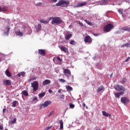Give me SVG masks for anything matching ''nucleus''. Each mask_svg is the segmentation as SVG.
Returning <instances> with one entry per match:
<instances>
[{
  "instance_id": "obj_1",
  "label": "nucleus",
  "mask_w": 130,
  "mask_h": 130,
  "mask_svg": "<svg viewBox=\"0 0 130 130\" xmlns=\"http://www.w3.org/2000/svg\"><path fill=\"white\" fill-rule=\"evenodd\" d=\"M114 89H115L116 91H121L120 92H117L116 93L114 94L115 97L116 98H119L121 95H123V94H124V92H125V88L119 84L115 85L114 86Z\"/></svg>"
},
{
  "instance_id": "obj_2",
  "label": "nucleus",
  "mask_w": 130,
  "mask_h": 130,
  "mask_svg": "<svg viewBox=\"0 0 130 130\" xmlns=\"http://www.w3.org/2000/svg\"><path fill=\"white\" fill-rule=\"evenodd\" d=\"M69 5H70V2H69V1H66V0L59 1L58 2L57 4H56V7H68Z\"/></svg>"
},
{
  "instance_id": "obj_3",
  "label": "nucleus",
  "mask_w": 130,
  "mask_h": 130,
  "mask_svg": "<svg viewBox=\"0 0 130 130\" xmlns=\"http://www.w3.org/2000/svg\"><path fill=\"white\" fill-rule=\"evenodd\" d=\"M50 19L52 20L51 22V24H52V25H55V24L58 25L59 24H61L62 23V20H61V18L60 17H50Z\"/></svg>"
},
{
  "instance_id": "obj_4",
  "label": "nucleus",
  "mask_w": 130,
  "mask_h": 130,
  "mask_svg": "<svg viewBox=\"0 0 130 130\" xmlns=\"http://www.w3.org/2000/svg\"><path fill=\"white\" fill-rule=\"evenodd\" d=\"M114 28V25L111 23H109L104 27V31L105 32H110L111 29Z\"/></svg>"
},
{
  "instance_id": "obj_5",
  "label": "nucleus",
  "mask_w": 130,
  "mask_h": 130,
  "mask_svg": "<svg viewBox=\"0 0 130 130\" xmlns=\"http://www.w3.org/2000/svg\"><path fill=\"white\" fill-rule=\"evenodd\" d=\"M31 85L32 88H33L34 92H35V91H37V90H38V87L39 86L38 81H35L31 84Z\"/></svg>"
},
{
  "instance_id": "obj_6",
  "label": "nucleus",
  "mask_w": 130,
  "mask_h": 130,
  "mask_svg": "<svg viewBox=\"0 0 130 130\" xmlns=\"http://www.w3.org/2000/svg\"><path fill=\"white\" fill-rule=\"evenodd\" d=\"M121 102L124 105H126L129 103V100L126 97H122L121 98Z\"/></svg>"
},
{
  "instance_id": "obj_7",
  "label": "nucleus",
  "mask_w": 130,
  "mask_h": 130,
  "mask_svg": "<svg viewBox=\"0 0 130 130\" xmlns=\"http://www.w3.org/2000/svg\"><path fill=\"white\" fill-rule=\"evenodd\" d=\"M63 74L68 78H70V77L72 76V74L71 73V71L69 69H64Z\"/></svg>"
},
{
  "instance_id": "obj_8",
  "label": "nucleus",
  "mask_w": 130,
  "mask_h": 130,
  "mask_svg": "<svg viewBox=\"0 0 130 130\" xmlns=\"http://www.w3.org/2000/svg\"><path fill=\"white\" fill-rule=\"evenodd\" d=\"M50 104H51V101H46L44 102V104H42L41 106V108H46V107H47L48 105H50Z\"/></svg>"
},
{
  "instance_id": "obj_9",
  "label": "nucleus",
  "mask_w": 130,
  "mask_h": 130,
  "mask_svg": "<svg viewBox=\"0 0 130 130\" xmlns=\"http://www.w3.org/2000/svg\"><path fill=\"white\" fill-rule=\"evenodd\" d=\"M84 42L85 43H91L92 42V38L89 36H86L84 38Z\"/></svg>"
},
{
  "instance_id": "obj_10",
  "label": "nucleus",
  "mask_w": 130,
  "mask_h": 130,
  "mask_svg": "<svg viewBox=\"0 0 130 130\" xmlns=\"http://www.w3.org/2000/svg\"><path fill=\"white\" fill-rule=\"evenodd\" d=\"M3 83L5 86H10L12 84V81L10 80H4Z\"/></svg>"
},
{
  "instance_id": "obj_11",
  "label": "nucleus",
  "mask_w": 130,
  "mask_h": 130,
  "mask_svg": "<svg viewBox=\"0 0 130 130\" xmlns=\"http://www.w3.org/2000/svg\"><path fill=\"white\" fill-rule=\"evenodd\" d=\"M86 5H87V2L79 3L76 6H74V8H80L81 7H84V6H86Z\"/></svg>"
},
{
  "instance_id": "obj_12",
  "label": "nucleus",
  "mask_w": 130,
  "mask_h": 130,
  "mask_svg": "<svg viewBox=\"0 0 130 130\" xmlns=\"http://www.w3.org/2000/svg\"><path fill=\"white\" fill-rule=\"evenodd\" d=\"M39 54H40V55H42V56H45L46 53L45 52V49H39Z\"/></svg>"
},
{
  "instance_id": "obj_13",
  "label": "nucleus",
  "mask_w": 130,
  "mask_h": 130,
  "mask_svg": "<svg viewBox=\"0 0 130 130\" xmlns=\"http://www.w3.org/2000/svg\"><path fill=\"white\" fill-rule=\"evenodd\" d=\"M61 51H63V52H66L67 53H69V49L64 46L59 47Z\"/></svg>"
},
{
  "instance_id": "obj_14",
  "label": "nucleus",
  "mask_w": 130,
  "mask_h": 130,
  "mask_svg": "<svg viewBox=\"0 0 130 130\" xmlns=\"http://www.w3.org/2000/svg\"><path fill=\"white\" fill-rule=\"evenodd\" d=\"M72 36L73 35H72V34H70L69 32H67L66 34V36L65 37L66 40H70V39H71V37H72Z\"/></svg>"
},
{
  "instance_id": "obj_15",
  "label": "nucleus",
  "mask_w": 130,
  "mask_h": 130,
  "mask_svg": "<svg viewBox=\"0 0 130 130\" xmlns=\"http://www.w3.org/2000/svg\"><path fill=\"white\" fill-rule=\"evenodd\" d=\"M51 83V81L48 79H46L43 82V85L44 86H46V85H49V84H50Z\"/></svg>"
},
{
  "instance_id": "obj_16",
  "label": "nucleus",
  "mask_w": 130,
  "mask_h": 130,
  "mask_svg": "<svg viewBox=\"0 0 130 130\" xmlns=\"http://www.w3.org/2000/svg\"><path fill=\"white\" fill-rule=\"evenodd\" d=\"M102 112L104 116H106L107 117H111V115L110 114L107 113V112H106V111H102Z\"/></svg>"
},
{
  "instance_id": "obj_17",
  "label": "nucleus",
  "mask_w": 130,
  "mask_h": 130,
  "mask_svg": "<svg viewBox=\"0 0 130 130\" xmlns=\"http://www.w3.org/2000/svg\"><path fill=\"white\" fill-rule=\"evenodd\" d=\"M104 86L103 85H101L100 87H98L96 89L97 93H99V92H101V91H104Z\"/></svg>"
},
{
  "instance_id": "obj_18",
  "label": "nucleus",
  "mask_w": 130,
  "mask_h": 130,
  "mask_svg": "<svg viewBox=\"0 0 130 130\" xmlns=\"http://www.w3.org/2000/svg\"><path fill=\"white\" fill-rule=\"evenodd\" d=\"M109 0H102L100 2V4L101 6H103L104 5H107V3Z\"/></svg>"
},
{
  "instance_id": "obj_19",
  "label": "nucleus",
  "mask_w": 130,
  "mask_h": 130,
  "mask_svg": "<svg viewBox=\"0 0 130 130\" xmlns=\"http://www.w3.org/2000/svg\"><path fill=\"white\" fill-rule=\"evenodd\" d=\"M40 22L43 24H48L49 23V20H45L44 19H40Z\"/></svg>"
},
{
  "instance_id": "obj_20",
  "label": "nucleus",
  "mask_w": 130,
  "mask_h": 130,
  "mask_svg": "<svg viewBox=\"0 0 130 130\" xmlns=\"http://www.w3.org/2000/svg\"><path fill=\"white\" fill-rule=\"evenodd\" d=\"M5 75H6V76L9 77H12V74H11V72H10L8 70H7L5 71Z\"/></svg>"
},
{
  "instance_id": "obj_21",
  "label": "nucleus",
  "mask_w": 130,
  "mask_h": 130,
  "mask_svg": "<svg viewBox=\"0 0 130 130\" xmlns=\"http://www.w3.org/2000/svg\"><path fill=\"white\" fill-rule=\"evenodd\" d=\"M15 33L17 36H20V37L23 36V32H21L20 29H19L18 31H16Z\"/></svg>"
},
{
  "instance_id": "obj_22",
  "label": "nucleus",
  "mask_w": 130,
  "mask_h": 130,
  "mask_svg": "<svg viewBox=\"0 0 130 130\" xmlns=\"http://www.w3.org/2000/svg\"><path fill=\"white\" fill-rule=\"evenodd\" d=\"M59 123H60V129H62L63 128V121L62 120H60L59 121Z\"/></svg>"
},
{
  "instance_id": "obj_23",
  "label": "nucleus",
  "mask_w": 130,
  "mask_h": 130,
  "mask_svg": "<svg viewBox=\"0 0 130 130\" xmlns=\"http://www.w3.org/2000/svg\"><path fill=\"white\" fill-rule=\"evenodd\" d=\"M25 75H26V73L22 72H20V73H18L17 74V76H18V77H24L25 76Z\"/></svg>"
},
{
  "instance_id": "obj_24",
  "label": "nucleus",
  "mask_w": 130,
  "mask_h": 130,
  "mask_svg": "<svg viewBox=\"0 0 130 130\" xmlns=\"http://www.w3.org/2000/svg\"><path fill=\"white\" fill-rule=\"evenodd\" d=\"M66 89L68 92L70 91H73V87H71L70 85L66 86Z\"/></svg>"
},
{
  "instance_id": "obj_25",
  "label": "nucleus",
  "mask_w": 130,
  "mask_h": 130,
  "mask_svg": "<svg viewBox=\"0 0 130 130\" xmlns=\"http://www.w3.org/2000/svg\"><path fill=\"white\" fill-rule=\"evenodd\" d=\"M84 22H85L86 24H88V25H89V26H93V25H94L92 23V22L87 20V19H85L84 20Z\"/></svg>"
},
{
  "instance_id": "obj_26",
  "label": "nucleus",
  "mask_w": 130,
  "mask_h": 130,
  "mask_svg": "<svg viewBox=\"0 0 130 130\" xmlns=\"http://www.w3.org/2000/svg\"><path fill=\"white\" fill-rule=\"evenodd\" d=\"M44 96H45V92H44L39 94V97H40V98H42L43 97H44Z\"/></svg>"
},
{
  "instance_id": "obj_27",
  "label": "nucleus",
  "mask_w": 130,
  "mask_h": 130,
  "mask_svg": "<svg viewBox=\"0 0 130 130\" xmlns=\"http://www.w3.org/2000/svg\"><path fill=\"white\" fill-rule=\"evenodd\" d=\"M37 31H40L41 30V24H39L36 26Z\"/></svg>"
},
{
  "instance_id": "obj_28",
  "label": "nucleus",
  "mask_w": 130,
  "mask_h": 130,
  "mask_svg": "<svg viewBox=\"0 0 130 130\" xmlns=\"http://www.w3.org/2000/svg\"><path fill=\"white\" fill-rule=\"evenodd\" d=\"M17 102H18V101H13L12 103V107H16V105Z\"/></svg>"
},
{
  "instance_id": "obj_29",
  "label": "nucleus",
  "mask_w": 130,
  "mask_h": 130,
  "mask_svg": "<svg viewBox=\"0 0 130 130\" xmlns=\"http://www.w3.org/2000/svg\"><path fill=\"white\" fill-rule=\"evenodd\" d=\"M118 12L121 15H123V9H118Z\"/></svg>"
},
{
  "instance_id": "obj_30",
  "label": "nucleus",
  "mask_w": 130,
  "mask_h": 130,
  "mask_svg": "<svg viewBox=\"0 0 130 130\" xmlns=\"http://www.w3.org/2000/svg\"><path fill=\"white\" fill-rule=\"evenodd\" d=\"M22 93L24 96H28L29 95V93H28V92L26 90L23 91Z\"/></svg>"
},
{
  "instance_id": "obj_31",
  "label": "nucleus",
  "mask_w": 130,
  "mask_h": 130,
  "mask_svg": "<svg viewBox=\"0 0 130 130\" xmlns=\"http://www.w3.org/2000/svg\"><path fill=\"white\" fill-rule=\"evenodd\" d=\"M16 121H17V119L15 118L13 120L10 121V123L11 124H14V123H16Z\"/></svg>"
},
{
  "instance_id": "obj_32",
  "label": "nucleus",
  "mask_w": 130,
  "mask_h": 130,
  "mask_svg": "<svg viewBox=\"0 0 130 130\" xmlns=\"http://www.w3.org/2000/svg\"><path fill=\"white\" fill-rule=\"evenodd\" d=\"M70 44H71V45H76V43L74 40H71Z\"/></svg>"
},
{
  "instance_id": "obj_33",
  "label": "nucleus",
  "mask_w": 130,
  "mask_h": 130,
  "mask_svg": "<svg viewBox=\"0 0 130 130\" xmlns=\"http://www.w3.org/2000/svg\"><path fill=\"white\" fill-rule=\"evenodd\" d=\"M54 114V111H51L50 113V114L48 115V117H50L51 115H53Z\"/></svg>"
},
{
  "instance_id": "obj_34",
  "label": "nucleus",
  "mask_w": 130,
  "mask_h": 130,
  "mask_svg": "<svg viewBox=\"0 0 130 130\" xmlns=\"http://www.w3.org/2000/svg\"><path fill=\"white\" fill-rule=\"evenodd\" d=\"M42 5H43V3H38L36 4V6L37 7H42Z\"/></svg>"
},
{
  "instance_id": "obj_35",
  "label": "nucleus",
  "mask_w": 130,
  "mask_h": 130,
  "mask_svg": "<svg viewBox=\"0 0 130 130\" xmlns=\"http://www.w3.org/2000/svg\"><path fill=\"white\" fill-rule=\"evenodd\" d=\"M2 10L3 11V12H6V11H8V8L7 7H5L2 9Z\"/></svg>"
},
{
  "instance_id": "obj_36",
  "label": "nucleus",
  "mask_w": 130,
  "mask_h": 130,
  "mask_svg": "<svg viewBox=\"0 0 130 130\" xmlns=\"http://www.w3.org/2000/svg\"><path fill=\"white\" fill-rule=\"evenodd\" d=\"M59 81L61 83H66V80H64L63 79H60L59 80Z\"/></svg>"
},
{
  "instance_id": "obj_37",
  "label": "nucleus",
  "mask_w": 130,
  "mask_h": 130,
  "mask_svg": "<svg viewBox=\"0 0 130 130\" xmlns=\"http://www.w3.org/2000/svg\"><path fill=\"white\" fill-rule=\"evenodd\" d=\"M70 108H75V105L73 104H70Z\"/></svg>"
},
{
  "instance_id": "obj_38",
  "label": "nucleus",
  "mask_w": 130,
  "mask_h": 130,
  "mask_svg": "<svg viewBox=\"0 0 130 130\" xmlns=\"http://www.w3.org/2000/svg\"><path fill=\"white\" fill-rule=\"evenodd\" d=\"M37 100V97L35 96L32 99L31 102H34Z\"/></svg>"
},
{
  "instance_id": "obj_39",
  "label": "nucleus",
  "mask_w": 130,
  "mask_h": 130,
  "mask_svg": "<svg viewBox=\"0 0 130 130\" xmlns=\"http://www.w3.org/2000/svg\"><path fill=\"white\" fill-rule=\"evenodd\" d=\"M7 33H9V32H10V30L11 29V27H10V26H8L7 27Z\"/></svg>"
},
{
  "instance_id": "obj_40",
  "label": "nucleus",
  "mask_w": 130,
  "mask_h": 130,
  "mask_svg": "<svg viewBox=\"0 0 130 130\" xmlns=\"http://www.w3.org/2000/svg\"><path fill=\"white\" fill-rule=\"evenodd\" d=\"M60 99H64V95H63V94L60 95Z\"/></svg>"
},
{
  "instance_id": "obj_41",
  "label": "nucleus",
  "mask_w": 130,
  "mask_h": 130,
  "mask_svg": "<svg viewBox=\"0 0 130 130\" xmlns=\"http://www.w3.org/2000/svg\"><path fill=\"white\" fill-rule=\"evenodd\" d=\"M79 25H80V26H81L82 27H84V24H83V23L81 22H78Z\"/></svg>"
},
{
  "instance_id": "obj_42",
  "label": "nucleus",
  "mask_w": 130,
  "mask_h": 130,
  "mask_svg": "<svg viewBox=\"0 0 130 130\" xmlns=\"http://www.w3.org/2000/svg\"><path fill=\"white\" fill-rule=\"evenodd\" d=\"M57 60H58L59 61H62V59H61V58H60L59 57V56H58V57H57Z\"/></svg>"
},
{
  "instance_id": "obj_43",
  "label": "nucleus",
  "mask_w": 130,
  "mask_h": 130,
  "mask_svg": "<svg viewBox=\"0 0 130 130\" xmlns=\"http://www.w3.org/2000/svg\"><path fill=\"white\" fill-rule=\"evenodd\" d=\"M126 26H124L122 27L121 30H123L124 31H126Z\"/></svg>"
},
{
  "instance_id": "obj_44",
  "label": "nucleus",
  "mask_w": 130,
  "mask_h": 130,
  "mask_svg": "<svg viewBox=\"0 0 130 130\" xmlns=\"http://www.w3.org/2000/svg\"><path fill=\"white\" fill-rule=\"evenodd\" d=\"M126 31H128V32L130 31V26H126Z\"/></svg>"
},
{
  "instance_id": "obj_45",
  "label": "nucleus",
  "mask_w": 130,
  "mask_h": 130,
  "mask_svg": "<svg viewBox=\"0 0 130 130\" xmlns=\"http://www.w3.org/2000/svg\"><path fill=\"white\" fill-rule=\"evenodd\" d=\"M4 129V126L3 125H0V130Z\"/></svg>"
},
{
  "instance_id": "obj_46",
  "label": "nucleus",
  "mask_w": 130,
  "mask_h": 130,
  "mask_svg": "<svg viewBox=\"0 0 130 130\" xmlns=\"http://www.w3.org/2000/svg\"><path fill=\"white\" fill-rule=\"evenodd\" d=\"M130 59V57H128L125 60V62H127V61H128V60H129Z\"/></svg>"
},
{
  "instance_id": "obj_47",
  "label": "nucleus",
  "mask_w": 130,
  "mask_h": 130,
  "mask_svg": "<svg viewBox=\"0 0 130 130\" xmlns=\"http://www.w3.org/2000/svg\"><path fill=\"white\" fill-rule=\"evenodd\" d=\"M22 28H23V29H24V31H25V29H26V26H25V25H22Z\"/></svg>"
},
{
  "instance_id": "obj_48",
  "label": "nucleus",
  "mask_w": 130,
  "mask_h": 130,
  "mask_svg": "<svg viewBox=\"0 0 130 130\" xmlns=\"http://www.w3.org/2000/svg\"><path fill=\"white\" fill-rule=\"evenodd\" d=\"M93 35H94V36H96V37L99 36V34H93Z\"/></svg>"
},
{
  "instance_id": "obj_49",
  "label": "nucleus",
  "mask_w": 130,
  "mask_h": 130,
  "mask_svg": "<svg viewBox=\"0 0 130 130\" xmlns=\"http://www.w3.org/2000/svg\"><path fill=\"white\" fill-rule=\"evenodd\" d=\"M82 106H83V107H86V104H85V103H83V104H82Z\"/></svg>"
},
{
  "instance_id": "obj_50",
  "label": "nucleus",
  "mask_w": 130,
  "mask_h": 130,
  "mask_svg": "<svg viewBox=\"0 0 130 130\" xmlns=\"http://www.w3.org/2000/svg\"><path fill=\"white\" fill-rule=\"evenodd\" d=\"M48 92H49V93H52V90L51 89H49Z\"/></svg>"
},
{
  "instance_id": "obj_51",
  "label": "nucleus",
  "mask_w": 130,
  "mask_h": 130,
  "mask_svg": "<svg viewBox=\"0 0 130 130\" xmlns=\"http://www.w3.org/2000/svg\"><path fill=\"white\" fill-rule=\"evenodd\" d=\"M6 110H7V109H3V113H5V112H6Z\"/></svg>"
},
{
  "instance_id": "obj_52",
  "label": "nucleus",
  "mask_w": 130,
  "mask_h": 130,
  "mask_svg": "<svg viewBox=\"0 0 130 130\" xmlns=\"http://www.w3.org/2000/svg\"><path fill=\"white\" fill-rule=\"evenodd\" d=\"M113 75V73H111V74L110 75V78H111V77H112V76Z\"/></svg>"
},
{
  "instance_id": "obj_53",
  "label": "nucleus",
  "mask_w": 130,
  "mask_h": 130,
  "mask_svg": "<svg viewBox=\"0 0 130 130\" xmlns=\"http://www.w3.org/2000/svg\"><path fill=\"white\" fill-rule=\"evenodd\" d=\"M47 129H50L51 128V126L47 127Z\"/></svg>"
},
{
  "instance_id": "obj_54",
  "label": "nucleus",
  "mask_w": 130,
  "mask_h": 130,
  "mask_svg": "<svg viewBox=\"0 0 130 130\" xmlns=\"http://www.w3.org/2000/svg\"><path fill=\"white\" fill-rule=\"evenodd\" d=\"M2 7L0 6V12H2Z\"/></svg>"
},
{
  "instance_id": "obj_55",
  "label": "nucleus",
  "mask_w": 130,
  "mask_h": 130,
  "mask_svg": "<svg viewBox=\"0 0 130 130\" xmlns=\"http://www.w3.org/2000/svg\"><path fill=\"white\" fill-rule=\"evenodd\" d=\"M58 93H60L61 91H60V90H58Z\"/></svg>"
},
{
  "instance_id": "obj_56",
  "label": "nucleus",
  "mask_w": 130,
  "mask_h": 130,
  "mask_svg": "<svg viewBox=\"0 0 130 130\" xmlns=\"http://www.w3.org/2000/svg\"><path fill=\"white\" fill-rule=\"evenodd\" d=\"M2 61V58L0 57V62Z\"/></svg>"
},
{
  "instance_id": "obj_57",
  "label": "nucleus",
  "mask_w": 130,
  "mask_h": 130,
  "mask_svg": "<svg viewBox=\"0 0 130 130\" xmlns=\"http://www.w3.org/2000/svg\"><path fill=\"white\" fill-rule=\"evenodd\" d=\"M96 130H101V129H96Z\"/></svg>"
},
{
  "instance_id": "obj_58",
  "label": "nucleus",
  "mask_w": 130,
  "mask_h": 130,
  "mask_svg": "<svg viewBox=\"0 0 130 130\" xmlns=\"http://www.w3.org/2000/svg\"><path fill=\"white\" fill-rule=\"evenodd\" d=\"M123 83H125V81H123Z\"/></svg>"
},
{
  "instance_id": "obj_59",
  "label": "nucleus",
  "mask_w": 130,
  "mask_h": 130,
  "mask_svg": "<svg viewBox=\"0 0 130 130\" xmlns=\"http://www.w3.org/2000/svg\"><path fill=\"white\" fill-rule=\"evenodd\" d=\"M5 130H8V129H5Z\"/></svg>"
}]
</instances>
